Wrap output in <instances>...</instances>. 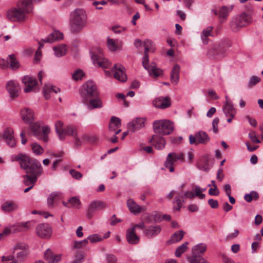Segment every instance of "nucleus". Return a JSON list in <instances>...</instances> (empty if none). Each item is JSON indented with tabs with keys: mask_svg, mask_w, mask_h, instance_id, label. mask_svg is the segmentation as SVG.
Segmentation results:
<instances>
[{
	"mask_svg": "<svg viewBox=\"0 0 263 263\" xmlns=\"http://www.w3.org/2000/svg\"><path fill=\"white\" fill-rule=\"evenodd\" d=\"M45 259L49 263H57L59 261L61 258V254L54 255L52 251L49 249H47L44 254Z\"/></svg>",
	"mask_w": 263,
	"mask_h": 263,
	"instance_id": "33",
	"label": "nucleus"
},
{
	"mask_svg": "<svg viewBox=\"0 0 263 263\" xmlns=\"http://www.w3.org/2000/svg\"><path fill=\"white\" fill-rule=\"evenodd\" d=\"M22 83L25 85L24 91L27 93L34 91L37 84L34 78L29 76H25L22 78Z\"/></svg>",
	"mask_w": 263,
	"mask_h": 263,
	"instance_id": "17",
	"label": "nucleus"
},
{
	"mask_svg": "<svg viewBox=\"0 0 263 263\" xmlns=\"http://www.w3.org/2000/svg\"><path fill=\"white\" fill-rule=\"evenodd\" d=\"M212 11L215 15H218L220 19L226 18L229 12L228 9L225 6L221 7L218 12L216 10H213Z\"/></svg>",
	"mask_w": 263,
	"mask_h": 263,
	"instance_id": "47",
	"label": "nucleus"
},
{
	"mask_svg": "<svg viewBox=\"0 0 263 263\" xmlns=\"http://www.w3.org/2000/svg\"><path fill=\"white\" fill-rule=\"evenodd\" d=\"M122 42L118 40L108 38L107 40V46L108 49L112 51L121 50L122 47Z\"/></svg>",
	"mask_w": 263,
	"mask_h": 263,
	"instance_id": "31",
	"label": "nucleus"
},
{
	"mask_svg": "<svg viewBox=\"0 0 263 263\" xmlns=\"http://www.w3.org/2000/svg\"><path fill=\"white\" fill-rule=\"evenodd\" d=\"M22 119L26 124H31L34 120V112L28 108H24L21 112Z\"/></svg>",
	"mask_w": 263,
	"mask_h": 263,
	"instance_id": "25",
	"label": "nucleus"
},
{
	"mask_svg": "<svg viewBox=\"0 0 263 263\" xmlns=\"http://www.w3.org/2000/svg\"><path fill=\"white\" fill-rule=\"evenodd\" d=\"M102 50L100 48H97V53L93 50L91 51V58L95 64H97L99 67L103 68H107L110 66L107 59L102 57Z\"/></svg>",
	"mask_w": 263,
	"mask_h": 263,
	"instance_id": "11",
	"label": "nucleus"
},
{
	"mask_svg": "<svg viewBox=\"0 0 263 263\" xmlns=\"http://www.w3.org/2000/svg\"><path fill=\"white\" fill-rule=\"evenodd\" d=\"M6 61L8 63V68L12 70L15 71L21 66L19 61L14 54L9 55Z\"/></svg>",
	"mask_w": 263,
	"mask_h": 263,
	"instance_id": "29",
	"label": "nucleus"
},
{
	"mask_svg": "<svg viewBox=\"0 0 263 263\" xmlns=\"http://www.w3.org/2000/svg\"><path fill=\"white\" fill-rule=\"evenodd\" d=\"M2 260L4 263H17L13 255L3 256Z\"/></svg>",
	"mask_w": 263,
	"mask_h": 263,
	"instance_id": "61",
	"label": "nucleus"
},
{
	"mask_svg": "<svg viewBox=\"0 0 263 263\" xmlns=\"http://www.w3.org/2000/svg\"><path fill=\"white\" fill-rule=\"evenodd\" d=\"M13 254L15 255L18 260L23 261L28 254L27 246L23 242L17 243L13 247Z\"/></svg>",
	"mask_w": 263,
	"mask_h": 263,
	"instance_id": "12",
	"label": "nucleus"
},
{
	"mask_svg": "<svg viewBox=\"0 0 263 263\" xmlns=\"http://www.w3.org/2000/svg\"><path fill=\"white\" fill-rule=\"evenodd\" d=\"M126 239L129 243L135 245L139 241V237L136 234L134 228H129L126 231Z\"/></svg>",
	"mask_w": 263,
	"mask_h": 263,
	"instance_id": "28",
	"label": "nucleus"
},
{
	"mask_svg": "<svg viewBox=\"0 0 263 263\" xmlns=\"http://www.w3.org/2000/svg\"><path fill=\"white\" fill-rule=\"evenodd\" d=\"M18 232L16 223L6 227L3 232L0 233V239H2L7 236Z\"/></svg>",
	"mask_w": 263,
	"mask_h": 263,
	"instance_id": "34",
	"label": "nucleus"
},
{
	"mask_svg": "<svg viewBox=\"0 0 263 263\" xmlns=\"http://www.w3.org/2000/svg\"><path fill=\"white\" fill-rule=\"evenodd\" d=\"M204 164L202 165L200 163L199 164V167L200 170L208 172L209 171V170L211 168V166H210L209 164V160L207 158H205L204 159Z\"/></svg>",
	"mask_w": 263,
	"mask_h": 263,
	"instance_id": "63",
	"label": "nucleus"
},
{
	"mask_svg": "<svg viewBox=\"0 0 263 263\" xmlns=\"http://www.w3.org/2000/svg\"><path fill=\"white\" fill-rule=\"evenodd\" d=\"M127 205L129 211L134 214H138L142 211H145V210L144 208L141 207L132 199L127 200Z\"/></svg>",
	"mask_w": 263,
	"mask_h": 263,
	"instance_id": "32",
	"label": "nucleus"
},
{
	"mask_svg": "<svg viewBox=\"0 0 263 263\" xmlns=\"http://www.w3.org/2000/svg\"><path fill=\"white\" fill-rule=\"evenodd\" d=\"M143 46L145 48V53H148V51L154 52L155 51V49L153 47V43L151 40H145L144 42Z\"/></svg>",
	"mask_w": 263,
	"mask_h": 263,
	"instance_id": "54",
	"label": "nucleus"
},
{
	"mask_svg": "<svg viewBox=\"0 0 263 263\" xmlns=\"http://www.w3.org/2000/svg\"><path fill=\"white\" fill-rule=\"evenodd\" d=\"M249 137L253 143H259L260 140L257 138L256 133L254 130H251L249 134Z\"/></svg>",
	"mask_w": 263,
	"mask_h": 263,
	"instance_id": "62",
	"label": "nucleus"
},
{
	"mask_svg": "<svg viewBox=\"0 0 263 263\" xmlns=\"http://www.w3.org/2000/svg\"><path fill=\"white\" fill-rule=\"evenodd\" d=\"M226 50L220 43L214 44L208 51V55L214 58H221L224 56Z\"/></svg>",
	"mask_w": 263,
	"mask_h": 263,
	"instance_id": "15",
	"label": "nucleus"
},
{
	"mask_svg": "<svg viewBox=\"0 0 263 263\" xmlns=\"http://www.w3.org/2000/svg\"><path fill=\"white\" fill-rule=\"evenodd\" d=\"M87 239L88 241L89 240L90 242L91 243H95L102 241L103 240V238L101 237V236L98 234H93L87 237Z\"/></svg>",
	"mask_w": 263,
	"mask_h": 263,
	"instance_id": "58",
	"label": "nucleus"
},
{
	"mask_svg": "<svg viewBox=\"0 0 263 263\" xmlns=\"http://www.w3.org/2000/svg\"><path fill=\"white\" fill-rule=\"evenodd\" d=\"M193 191L194 192L195 197H198L199 199H202L205 198V194L202 193V189L198 186H194L193 187Z\"/></svg>",
	"mask_w": 263,
	"mask_h": 263,
	"instance_id": "53",
	"label": "nucleus"
},
{
	"mask_svg": "<svg viewBox=\"0 0 263 263\" xmlns=\"http://www.w3.org/2000/svg\"><path fill=\"white\" fill-rule=\"evenodd\" d=\"M249 21V16L246 14H242L231 21L230 23L231 29L233 31L237 32L241 27L247 25Z\"/></svg>",
	"mask_w": 263,
	"mask_h": 263,
	"instance_id": "9",
	"label": "nucleus"
},
{
	"mask_svg": "<svg viewBox=\"0 0 263 263\" xmlns=\"http://www.w3.org/2000/svg\"><path fill=\"white\" fill-rule=\"evenodd\" d=\"M87 16L86 11L77 8L70 14L69 26L71 32L78 33L82 30L87 23Z\"/></svg>",
	"mask_w": 263,
	"mask_h": 263,
	"instance_id": "2",
	"label": "nucleus"
},
{
	"mask_svg": "<svg viewBox=\"0 0 263 263\" xmlns=\"http://www.w3.org/2000/svg\"><path fill=\"white\" fill-rule=\"evenodd\" d=\"M6 18L11 22H23L26 15L17 7H12L6 12Z\"/></svg>",
	"mask_w": 263,
	"mask_h": 263,
	"instance_id": "10",
	"label": "nucleus"
},
{
	"mask_svg": "<svg viewBox=\"0 0 263 263\" xmlns=\"http://www.w3.org/2000/svg\"><path fill=\"white\" fill-rule=\"evenodd\" d=\"M145 125V119L138 118L129 122L128 124V131L135 132L144 127Z\"/></svg>",
	"mask_w": 263,
	"mask_h": 263,
	"instance_id": "19",
	"label": "nucleus"
},
{
	"mask_svg": "<svg viewBox=\"0 0 263 263\" xmlns=\"http://www.w3.org/2000/svg\"><path fill=\"white\" fill-rule=\"evenodd\" d=\"M6 88L11 98L14 99L19 96L21 88L16 81H9L6 84Z\"/></svg>",
	"mask_w": 263,
	"mask_h": 263,
	"instance_id": "16",
	"label": "nucleus"
},
{
	"mask_svg": "<svg viewBox=\"0 0 263 263\" xmlns=\"http://www.w3.org/2000/svg\"><path fill=\"white\" fill-rule=\"evenodd\" d=\"M207 249V245L203 243H199L192 248V256L187 257L190 263H208L202 255Z\"/></svg>",
	"mask_w": 263,
	"mask_h": 263,
	"instance_id": "3",
	"label": "nucleus"
},
{
	"mask_svg": "<svg viewBox=\"0 0 263 263\" xmlns=\"http://www.w3.org/2000/svg\"><path fill=\"white\" fill-rule=\"evenodd\" d=\"M58 197V194L52 193L48 198V204L49 206H53L54 201Z\"/></svg>",
	"mask_w": 263,
	"mask_h": 263,
	"instance_id": "64",
	"label": "nucleus"
},
{
	"mask_svg": "<svg viewBox=\"0 0 263 263\" xmlns=\"http://www.w3.org/2000/svg\"><path fill=\"white\" fill-rule=\"evenodd\" d=\"M31 130L33 133V135L37 138L41 136V127L40 125L37 122H35L29 124Z\"/></svg>",
	"mask_w": 263,
	"mask_h": 263,
	"instance_id": "46",
	"label": "nucleus"
},
{
	"mask_svg": "<svg viewBox=\"0 0 263 263\" xmlns=\"http://www.w3.org/2000/svg\"><path fill=\"white\" fill-rule=\"evenodd\" d=\"M195 197V195L193 192L191 191H187L183 193H180L176 197L174 201L173 209L175 211H180L181 207L182 205V202L184 201V198L193 199Z\"/></svg>",
	"mask_w": 263,
	"mask_h": 263,
	"instance_id": "13",
	"label": "nucleus"
},
{
	"mask_svg": "<svg viewBox=\"0 0 263 263\" xmlns=\"http://www.w3.org/2000/svg\"><path fill=\"white\" fill-rule=\"evenodd\" d=\"M50 132V127L47 126H43L41 129V136L38 138L42 140L44 142H47L48 140V135Z\"/></svg>",
	"mask_w": 263,
	"mask_h": 263,
	"instance_id": "45",
	"label": "nucleus"
},
{
	"mask_svg": "<svg viewBox=\"0 0 263 263\" xmlns=\"http://www.w3.org/2000/svg\"><path fill=\"white\" fill-rule=\"evenodd\" d=\"M88 108L89 109L100 108L103 106L102 102L99 98H96L89 100L88 104Z\"/></svg>",
	"mask_w": 263,
	"mask_h": 263,
	"instance_id": "42",
	"label": "nucleus"
},
{
	"mask_svg": "<svg viewBox=\"0 0 263 263\" xmlns=\"http://www.w3.org/2000/svg\"><path fill=\"white\" fill-rule=\"evenodd\" d=\"M160 226H150L145 231V234L149 237H153L157 235L161 232Z\"/></svg>",
	"mask_w": 263,
	"mask_h": 263,
	"instance_id": "38",
	"label": "nucleus"
},
{
	"mask_svg": "<svg viewBox=\"0 0 263 263\" xmlns=\"http://www.w3.org/2000/svg\"><path fill=\"white\" fill-rule=\"evenodd\" d=\"M184 233L183 231H179L175 232L172 236L170 241L173 243L180 241L183 238Z\"/></svg>",
	"mask_w": 263,
	"mask_h": 263,
	"instance_id": "49",
	"label": "nucleus"
},
{
	"mask_svg": "<svg viewBox=\"0 0 263 263\" xmlns=\"http://www.w3.org/2000/svg\"><path fill=\"white\" fill-rule=\"evenodd\" d=\"M18 232L26 231L29 228L30 222H19L16 223Z\"/></svg>",
	"mask_w": 263,
	"mask_h": 263,
	"instance_id": "55",
	"label": "nucleus"
},
{
	"mask_svg": "<svg viewBox=\"0 0 263 263\" xmlns=\"http://www.w3.org/2000/svg\"><path fill=\"white\" fill-rule=\"evenodd\" d=\"M63 126L64 124L61 121H57L55 123V131L61 140H64V133L65 128H64Z\"/></svg>",
	"mask_w": 263,
	"mask_h": 263,
	"instance_id": "40",
	"label": "nucleus"
},
{
	"mask_svg": "<svg viewBox=\"0 0 263 263\" xmlns=\"http://www.w3.org/2000/svg\"><path fill=\"white\" fill-rule=\"evenodd\" d=\"M88 241L87 239H84L82 241H76L74 242L73 248V249H80L82 247H85L87 245Z\"/></svg>",
	"mask_w": 263,
	"mask_h": 263,
	"instance_id": "57",
	"label": "nucleus"
},
{
	"mask_svg": "<svg viewBox=\"0 0 263 263\" xmlns=\"http://www.w3.org/2000/svg\"><path fill=\"white\" fill-rule=\"evenodd\" d=\"M54 54L57 57H61L66 54L67 48L65 45L61 44L53 47Z\"/></svg>",
	"mask_w": 263,
	"mask_h": 263,
	"instance_id": "41",
	"label": "nucleus"
},
{
	"mask_svg": "<svg viewBox=\"0 0 263 263\" xmlns=\"http://www.w3.org/2000/svg\"><path fill=\"white\" fill-rule=\"evenodd\" d=\"M60 92V89L51 84H46L43 87V93L46 99H49L53 94Z\"/></svg>",
	"mask_w": 263,
	"mask_h": 263,
	"instance_id": "24",
	"label": "nucleus"
},
{
	"mask_svg": "<svg viewBox=\"0 0 263 263\" xmlns=\"http://www.w3.org/2000/svg\"><path fill=\"white\" fill-rule=\"evenodd\" d=\"M212 30L213 27L211 26H209L202 30L201 37L204 44L208 43V37L212 35Z\"/></svg>",
	"mask_w": 263,
	"mask_h": 263,
	"instance_id": "43",
	"label": "nucleus"
},
{
	"mask_svg": "<svg viewBox=\"0 0 263 263\" xmlns=\"http://www.w3.org/2000/svg\"><path fill=\"white\" fill-rule=\"evenodd\" d=\"M150 142L156 149H162L165 145V141L163 137L160 135H153Z\"/></svg>",
	"mask_w": 263,
	"mask_h": 263,
	"instance_id": "26",
	"label": "nucleus"
},
{
	"mask_svg": "<svg viewBox=\"0 0 263 263\" xmlns=\"http://www.w3.org/2000/svg\"><path fill=\"white\" fill-rule=\"evenodd\" d=\"M183 162L184 161V155L182 153H170L166 157V161L164 163V166L167 168L170 172L174 171V165H175L177 161Z\"/></svg>",
	"mask_w": 263,
	"mask_h": 263,
	"instance_id": "6",
	"label": "nucleus"
},
{
	"mask_svg": "<svg viewBox=\"0 0 263 263\" xmlns=\"http://www.w3.org/2000/svg\"><path fill=\"white\" fill-rule=\"evenodd\" d=\"M16 160L20 161L21 167L25 170L28 175L37 178L42 174V167L38 160L21 154L16 157Z\"/></svg>",
	"mask_w": 263,
	"mask_h": 263,
	"instance_id": "1",
	"label": "nucleus"
},
{
	"mask_svg": "<svg viewBox=\"0 0 263 263\" xmlns=\"http://www.w3.org/2000/svg\"><path fill=\"white\" fill-rule=\"evenodd\" d=\"M153 128L155 133L162 135H170L173 130L172 123L167 120L155 121Z\"/></svg>",
	"mask_w": 263,
	"mask_h": 263,
	"instance_id": "4",
	"label": "nucleus"
},
{
	"mask_svg": "<svg viewBox=\"0 0 263 263\" xmlns=\"http://www.w3.org/2000/svg\"><path fill=\"white\" fill-rule=\"evenodd\" d=\"M105 260L106 263H117V258L112 254H106L105 255Z\"/></svg>",
	"mask_w": 263,
	"mask_h": 263,
	"instance_id": "60",
	"label": "nucleus"
},
{
	"mask_svg": "<svg viewBox=\"0 0 263 263\" xmlns=\"http://www.w3.org/2000/svg\"><path fill=\"white\" fill-rule=\"evenodd\" d=\"M226 102L223 107V112L226 116L234 118L236 110L230 100L228 99V97L226 96Z\"/></svg>",
	"mask_w": 263,
	"mask_h": 263,
	"instance_id": "27",
	"label": "nucleus"
},
{
	"mask_svg": "<svg viewBox=\"0 0 263 263\" xmlns=\"http://www.w3.org/2000/svg\"><path fill=\"white\" fill-rule=\"evenodd\" d=\"M80 93L84 102H87L88 99L98 95L97 87L92 81L85 83L80 89Z\"/></svg>",
	"mask_w": 263,
	"mask_h": 263,
	"instance_id": "5",
	"label": "nucleus"
},
{
	"mask_svg": "<svg viewBox=\"0 0 263 263\" xmlns=\"http://www.w3.org/2000/svg\"><path fill=\"white\" fill-rule=\"evenodd\" d=\"M18 208L17 203L14 201H8L4 202L1 206L2 210L4 212H12Z\"/></svg>",
	"mask_w": 263,
	"mask_h": 263,
	"instance_id": "37",
	"label": "nucleus"
},
{
	"mask_svg": "<svg viewBox=\"0 0 263 263\" xmlns=\"http://www.w3.org/2000/svg\"><path fill=\"white\" fill-rule=\"evenodd\" d=\"M13 134L14 131L11 128H7L6 129L3 134L4 139L5 140L7 144L10 147H13L16 144V141Z\"/></svg>",
	"mask_w": 263,
	"mask_h": 263,
	"instance_id": "22",
	"label": "nucleus"
},
{
	"mask_svg": "<svg viewBox=\"0 0 263 263\" xmlns=\"http://www.w3.org/2000/svg\"><path fill=\"white\" fill-rule=\"evenodd\" d=\"M189 140L191 144H206L210 141V138L206 133L200 130L195 133L194 135H190Z\"/></svg>",
	"mask_w": 263,
	"mask_h": 263,
	"instance_id": "7",
	"label": "nucleus"
},
{
	"mask_svg": "<svg viewBox=\"0 0 263 263\" xmlns=\"http://www.w3.org/2000/svg\"><path fill=\"white\" fill-rule=\"evenodd\" d=\"M32 4L30 0H20L16 4V7L26 16L32 10Z\"/></svg>",
	"mask_w": 263,
	"mask_h": 263,
	"instance_id": "21",
	"label": "nucleus"
},
{
	"mask_svg": "<svg viewBox=\"0 0 263 263\" xmlns=\"http://www.w3.org/2000/svg\"><path fill=\"white\" fill-rule=\"evenodd\" d=\"M24 183L26 186L33 187L37 181V178L30 175H26L23 176Z\"/></svg>",
	"mask_w": 263,
	"mask_h": 263,
	"instance_id": "44",
	"label": "nucleus"
},
{
	"mask_svg": "<svg viewBox=\"0 0 263 263\" xmlns=\"http://www.w3.org/2000/svg\"><path fill=\"white\" fill-rule=\"evenodd\" d=\"M84 76V73L82 70H77L73 73L72 75V79L75 81L81 80Z\"/></svg>",
	"mask_w": 263,
	"mask_h": 263,
	"instance_id": "56",
	"label": "nucleus"
},
{
	"mask_svg": "<svg viewBox=\"0 0 263 263\" xmlns=\"http://www.w3.org/2000/svg\"><path fill=\"white\" fill-rule=\"evenodd\" d=\"M180 67L178 64L174 66L171 72V82L174 85H176L179 81V73Z\"/></svg>",
	"mask_w": 263,
	"mask_h": 263,
	"instance_id": "35",
	"label": "nucleus"
},
{
	"mask_svg": "<svg viewBox=\"0 0 263 263\" xmlns=\"http://www.w3.org/2000/svg\"><path fill=\"white\" fill-rule=\"evenodd\" d=\"M63 38V34L59 31H54L45 40V42L52 43Z\"/></svg>",
	"mask_w": 263,
	"mask_h": 263,
	"instance_id": "39",
	"label": "nucleus"
},
{
	"mask_svg": "<svg viewBox=\"0 0 263 263\" xmlns=\"http://www.w3.org/2000/svg\"><path fill=\"white\" fill-rule=\"evenodd\" d=\"M78 132L77 128L73 125H70L65 128L64 133V140L66 136H71L74 139V144L76 146H80L82 145L81 138L78 137Z\"/></svg>",
	"mask_w": 263,
	"mask_h": 263,
	"instance_id": "14",
	"label": "nucleus"
},
{
	"mask_svg": "<svg viewBox=\"0 0 263 263\" xmlns=\"http://www.w3.org/2000/svg\"><path fill=\"white\" fill-rule=\"evenodd\" d=\"M112 70L114 71V76L115 79L121 81L125 82L127 80V76L125 73V67L120 64L114 65Z\"/></svg>",
	"mask_w": 263,
	"mask_h": 263,
	"instance_id": "18",
	"label": "nucleus"
},
{
	"mask_svg": "<svg viewBox=\"0 0 263 263\" xmlns=\"http://www.w3.org/2000/svg\"><path fill=\"white\" fill-rule=\"evenodd\" d=\"M261 81V79L257 76L252 77L249 80L248 87L251 88Z\"/></svg>",
	"mask_w": 263,
	"mask_h": 263,
	"instance_id": "59",
	"label": "nucleus"
},
{
	"mask_svg": "<svg viewBox=\"0 0 263 263\" xmlns=\"http://www.w3.org/2000/svg\"><path fill=\"white\" fill-rule=\"evenodd\" d=\"M31 146V149L35 155H40L44 153V148L37 143H33Z\"/></svg>",
	"mask_w": 263,
	"mask_h": 263,
	"instance_id": "51",
	"label": "nucleus"
},
{
	"mask_svg": "<svg viewBox=\"0 0 263 263\" xmlns=\"http://www.w3.org/2000/svg\"><path fill=\"white\" fill-rule=\"evenodd\" d=\"M151 75L157 77L162 74V70L161 69L158 68L155 63L151 64V68L148 70Z\"/></svg>",
	"mask_w": 263,
	"mask_h": 263,
	"instance_id": "48",
	"label": "nucleus"
},
{
	"mask_svg": "<svg viewBox=\"0 0 263 263\" xmlns=\"http://www.w3.org/2000/svg\"><path fill=\"white\" fill-rule=\"evenodd\" d=\"M106 203L100 200L92 201L88 205L86 211V217L88 219H91L95 213L98 210H103L107 208Z\"/></svg>",
	"mask_w": 263,
	"mask_h": 263,
	"instance_id": "8",
	"label": "nucleus"
},
{
	"mask_svg": "<svg viewBox=\"0 0 263 263\" xmlns=\"http://www.w3.org/2000/svg\"><path fill=\"white\" fill-rule=\"evenodd\" d=\"M153 104L157 108L165 109L171 106V100L167 97H159L153 101Z\"/></svg>",
	"mask_w": 263,
	"mask_h": 263,
	"instance_id": "23",
	"label": "nucleus"
},
{
	"mask_svg": "<svg viewBox=\"0 0 263 263\" xmlns=\"http://www.w3.org/2000/svg\"><path fill=\"white\" fill-rule=\"evenodd\" d=\"M189 243L187 242H185L183 243L180 246L178 247L175 251V255L176 256L179 257L181 256V254L185 252L187 249V245Z\"/></svg>",
	"mask_w": 263,
	"mask_h": 263,
	"instance_id": "52",
	"label": "nucleus"
},
{
	"mask_svg": "<svg viewBox=\"0 0 263 263\" xmlns=\"http://www.w3.org/2000/svg\"><path fill=\"white\" fill-rule=\"evenodd\" d=\"M37 235L41 238H49L51 235V229L48 224H40L36 228Z\"/></svg>",
	"mask_w": 263,
	"mask_h": 263,
	"instance_id": "20",
	"label": "nucleus"
},
{
	"mask_svg": "<svg viewBox=\"0 0 263 263\" xmlns=\"http://www.w3.org/2000/svg\"><path fill=\"white\" fill-rule=\"evenodd\" d=\"M120 126V119L116 117H112L109 125V130L115 132L116 135L118 134L121 132V129H119Z\"/></svg>",
	"mask_w": 263,
	"mask_h": 263,
	"instance_id": "30",
	"label": "nucleus"
},
{
	"mask_svg": "<svg viewBox=\"0 0 263 263\" xmlns=\"http://www.w3.org/2000/svg\"><path fill=\"white\" fill-rule=\"evenodd\" d=\"M82 144L84 142L94 143L97 140V137L94 135H83L81 137Z\"/></svg>",
	"mask_w": 263,
	"mask_h": 263,
	"instance_id": "50",
	"label": "nucleus"
},
{
	"mask_svg": "<svg viewBox=\"0 0 263 263\" xmlns=\"http://www.w3.org/2000/svg\"><path fill=\"white\" fill-rule=\"evenodd\" d=\"M64 205L67 208H74L80 209L81 208V201L78 197H73L70 198L68 202L63 201Z\"/></svg>",
	"mask_w": 263,
	"mask_h": 263,
	"instance_id": "36",
	"label": "nucleus"
}]
</instances>
